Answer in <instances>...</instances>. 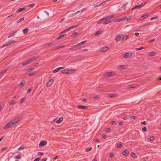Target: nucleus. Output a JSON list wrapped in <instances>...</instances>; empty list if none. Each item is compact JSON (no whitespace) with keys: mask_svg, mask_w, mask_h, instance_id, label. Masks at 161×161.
<instances>
[{"mask_svg":"<svg viewBox=\"0 0 161 161\" xmlns=\"http://www.w3.org/2000/svg\"><path fill=\"white\" fill-rule=\"evenodd\" d=\"M19 121V120H18V119H15L13 120L5 125L3 127V129L5 130H7L12 127L14 126Z\"/></svg>","mask_w":161,"mask_h":161,"instance_id":"1","label":"nucleus"},{"mask_svg":"<svg viewBox=\"0 0 161 161\" xmlns=\"http://www.w3.org/2000/svg\"><path fill=\"white\" fill-rule=\"evenodd\" d=\"M114 15H109L107 16H106L105 17L101 19H100L99 21L98 22L97 24H100L103 21L105 20H110L113 18L114 17Z\"/></svg>","mask_w":161,"mask_h":161,"instance_id":"2","label":"nucleus"},{"mask_svg":"<svg viewBox=\"0 0 161 161\" xmlns=\"http://www.w3.org/2000/svg\"><path fill=\"white\" fill-rule=\"evenodd\" d=\"M15 42H16V41H14V40L12 41L11 42L9 41L8 42H7L6 44H3V45L1 46V47L2 48H3L4 47H6V46H7L9 45H11L12 44L14 43Z\"/></svg>","mask_w":161,"mask_h":161,"instance_id":"3","label":"nucleus"},{"mask_svg":"<svg viewBox=\"0 0 161 161\" xmlns=\"http://www.w3.org/2000/svg\"><path fill=\"white\" fill-rule=\"evenodd\" d=\"M47 144V142L45 140L41 141L39 143V146L40 147H42L46 145Z\"/></svg>","mask_w":161,"mask_h":161,"instance_id":"4","label":"nucleus"},{"mask_svg":"<svg viewBox=\"0 0 161 161\" xmlns=\"http://www.w3.org/2000/svg\"><path fill=\"white\" fill-rule=\"evenodd\" d=\"M123 37V35L122 34H119L117 35L115 37V40L116 42H118L119 41H120L121 39L122 40Z\"/></svg>","mask_w":161,"mask_h":161,"instance_id":"5","label":"nucleus"},{"mask_svg":"<svg viewBox=\"0 0 161 161\" xmlns=\"http://www.w3.org/2000/svg\"><path fill=\"white\" fill-rule=\"evenodd\" d=\"M144 6V4H141L140 5H136L135 6H134L133 8H132L131 10H133L134 9H138V8H142V7H143Z\"/></svg>","mask_w":161,"mask_h":161,"instance_id":"6","label":"nucleus"},{"mask_svg":"<svg viewBox=\"0 0 161 161\" xmlns=\"http://www.w3.org/2000/svg\"><path fill=\"white\" fill-rule=\"evenodd\" d=\"M132 55L130 53H126L123 54L122 56L125 58H128L131 57Z\"/></svg>","mask_w":161,"mask_h":161,"instance_id":"7","label":"nucleus"},{"mask_svg":"<svg viewBox=\"0 0 161 161\" xmlns=\"http://www.w3.org/2000/svg\"><path fill=\"white\" fill-rule=\"evenodd\" d=\"M54 80L53 79H50L49 81H48L46 84L47 87H48L50 86L53 83Z\"/></svg>","mask_w":161,"mask_h":161,"instance_id":"8","label":"nucleus"},{"mask_svg":"<svg viewBox=\"0 0 161 161\" xmlns=\"http://www.w3.org/2000/svg\"><path fill=\"white\" fill-rule=\"evenodd\" d=\"M130 36V35L129 34L125 36H124L123 35V37L122 38V41H124L127 39H128Z\"/></svg>","mask_w":161,"mask_h":161,"instance_id":"9","label":"nucleus"},{"mask_svg":"<svg viewBox=\"0 0 161 161\" xmlns=\"http://www.w3.org/2000/svg\"><path fill=\"white\" fill-rule=\"evenodd\" d=\"M109 49V48L108 47H102L100 50V52H104Z\"/></svg>","mask_w":161,"mask_h":161,"instance_id":"10","label":"nucleus"},{"mask_svg":"<svg viewBox=\"0 0 161 161\" xmlns=\"http://www.w3.org/2000/svg\"><path fill=\"white\" fill-rule=\"evenodd\" d=\"M77 107L78 108H81L82 109H86L88 108L87 106H86L80 105H78L77 106Z\"/></svg>","mask_w":161,"mask_h":161,"instance_id":"11","label":"nucleus"},{"mask_svg":"<svg viewBox=\"0 0 161 161\" xmlns=\"http://www.w3.org/2000/svg\"><path fill=\"white\" fill-rule=\"evenodd\" d=\"M129 153V152L128 151L126 150L123 152L122 154L123 155L125 156H127Z\"/></svg>","mask_w":161,"mask_h":161,"instance_id":"12","label":"nucleus"},{"mask_svg":"<svg viewBox=\"0 0 161 161\" xmlns=\"http://www.w3.org/2000/svg\"><path fill=\"white\" fill-rule=\"evenodd\" d=\"M26 9V8H20L19 9H18L16 11V12L17 13L21 12L22 11L25 10Z\"/></svg>","mask_w":161,"mask_h":161,"instance_id":"13","label":"nucleus"},{"mask_svg":"<svg viewBox=\"0 0 161 161\" xmlns=\"http://www.w3.org/2000/svg\"><path fill=\"white\" fill-rule=\"evenodd\" d=\"M63 119L64 118L63 117H61L58 120L56 121V123L57 124L60 123L63 121Z\"/></svg>","mask_w":161,"mask_h":161,"instance_id":"14","label":"nucleus"},{"mask_svg":"<svg viewBox=\"0 0 161 161\" xmlns=\"http://www.w3.org/2000/svg\"><path fill=\"white\" fill-rule=\"evenodd\" d=\"M117 96V95L115 94H108V97H116Z\"/></svg>","mask_w":161,"mask_h":161,"instance_id":"15","label":"nucleus"},{"mask_svg":"<svg viewBox=\"0 0 161 161\" xmlns=\"http://www.w3.org/2000/svg\"><path fill=\"white\" fill-rule=\"evenodd\" d=\"M114 74V73L113 72H108L106 73V75L108 77H110L112 76Z\"/></svg>","mask_w":161,"mask_h":161,"instance_id":"16","label":"nucleus"},{"mask_svg":"<svg viewBox=\"0 0 161 161\" xmlns=\"http://www.w3.org/2000/svg\"><path fill=\"white\" fill-rule=\"evenodd\" d=\"M79 25H80V24H78V25H73L71 27H68L69 29V30H71V29H73L77 27Z\"/></svg>","mask_w":161,"mask_h":161,"instance_id":"17","label":"nucleus"},{"mask_svg":"<svg viewBox=\"0 0 161 161\" xmlns=\"http://www.w3.org/2000/svg\"><path fill=\"white\" fill-rule=\"evenodd\" d=\"M22 81L23 82H21L19 85V87L20 88L23 87L25 84V81L24 80H23Z\"/></svg>","mask_w":161,"mask_h":161,"instance_id":"18","label":"nucleus"},{"mask_svg":"<svg viewBox=\"0 0 161 161\" xmlns=\"http://www.w3.org/2000/svg\"><path fill=\"white\" fill-rule=\"evenodd\" d=\"M61 72L63 74L64 73H69V70L67 69H64V70H62L61 71Z\"/></svg>","mask_w":161,"mask_h":161,"instance_id":"19","label":"nucleus"},{"mask_svg":"<svg viewBox=\"0 0 161 161\" xmlns=\"http://www.w3.org/2000/svg\"><path fill=\"white\" fill-rule=\"evenodd\" d=\"M8 70L7 69H4L2 71H0V75H1L4 74V73H5Z\"/></svg>","mask_w":161,"mask_h":161,"instance_id":"20","label":"nucleus"},{"mask_svg":"<svg viewBox=\"0 0 161 161\" xmlns=\"http://www.w3.org/2000/svg\"><path fill=\"white\" fill-rule=\"evenodd\" d=\"M137 86V85L136 84L131 85L129 86V87L130 88H136Z\"/></svg>","mask_w":161,"mask_h":161,"instance_id":"21","label":"nucleus"},{"mask_svg":"<svg viewBox=\"0 0 161 161\" xmlns=\"http://www.w3.org/2000/svg\"><path fill=\"white\" fill-rule=\"evenodd\" d=\"M149 54L150 56H152L155 55L156 53L154 52H151L149 53Z\"/></svg>","mask_w":161,"mask_h":161,"instance_id":"22","label":"nucleus"},{"mask_svg":"<svg viewBox=\"0 0 161 161\" xmlns=\"http://www.w3.org/2000/svg\"><path fill=\"white\" fill-rule=\"evenodd\" d=\"M29 30V29L28 28H26L23 30V32L24 34H26L28 31Z\"/></svg>","mask_w":161,"mask_h":161,"instance_id":"23","label":"nucleus"},{"mask_svg":"<svg viewBox=\"0 0 161 161\" xmlns=\"http://www.w3.org/2000/svg\"><path fill=\"white\" fill-rule=\"evenodd\" d=\"M147 17V15L145 14L141 17L140 19L142 20L146 18Z\"/></svg>","mask_w":161,"mask_h":161,"instance_id":"24","label":"nucleus"},{"mask_svg":"<svg viewBox=\"0 0 161 161\" xmlns=\"http://www.w3.org/2000/svg\"><path fill=\"white\" fill-rule=\"evenodd\" d=\"M87 42L86 40L83 41L81 42H80V43H78V44L75 45V46L76 45H83L86 42Z\"/></svg>","mask_w":161,"mask_h":161,"instance_id":"25","label":"nucleus"},{"mask_svg":"<svg viewBox=\"0 0 161 161\" xmlns=\"http://www.w3.org/2000/svg\"><path fill=\"white\" fill-rule=\"evenodd\" d=\"M131 156L134 158H135L137 157V156H136V154L134 152H132L131 153Z\"/></svg>","mask_w":161,"mask_h":161,"instance_id":"26","label":"nucleus"},{"mask_svg":"<svg viewBox=\"0 0 161 161\" xmlns=\"http://www.w3.org/2000/svg\"><path fill=\"white\" fill-rule=\"evenodd\" d=\"M38 58V57L37 56H35L32 58H31V59L30 60V61H31V62L34 61V60Z\"/></svg>","mask_w":161,"mask_h":161,"instance_id":"27","label":"nucleus"},{"mask_svg":"<svg viewBox=\"0 0 161 161\" xmlns=\"http://www.w3.org/2000/svg\"><path fill=\"white\" fill-rule=\"evenodd\" d=\"M53 42H51L50 43H49V44L46 45L44 47L46 48H47L48 47H49V46H51L53 45Z\"/></svg>","mask_w":161,"mask_h":161,"instance_id":"28","label":"nucleus"},{"mask_svg":"<svg viewBox=\"0 0 161 161\" xmlns=\"http://www.w3.org/2000/svg\"><path fill=\"white\" fill-rule=\"evenodd\" d=\"M22 155L21 153H19L18 155L16 156L15 158L16 159H19L21 157Z\"/></svg>","mask_w":161,"mask_h":161,"instance_id":"29","label":"nucleus"},{"mask_svg":"<svg viewBox=\"0 0 161 161\" xmlns=\"http://www.w3.org/2000/svg\"><path fill=\"white\" fill-rule=\"evenodd\" d=\"M78 33L76 32H75L72 35L71 37H73L74 38L77 35Z\"/></svg>","mask_w":161,"mask_h":161,"instance_id":"30","label":"nucleus"},{"mask_svg":"<svg viewBox=\"0 0 161 161\" xmlns=\"http://www.w3.org/2000/svg\"><path fill=\"white\" fill-rule=\"evenodd\" d=\"M25 149V147L23 145H21L18 149V150H22Z\"/></svg>","mask_w":161,"mask_h":161,"instance_id":"31","label":"nucleus"},{"mask_svg":"<svg viewBox=\"0 0 161 161\" xmlns=\"http://www.w3.org/2000/svg\"><path fill=\"white\" fill-rule=\"evenodd\" d=\"M69 28H68L66 29H65V30H64V31H62V32H60L59 34V35H60V34H63L65 32H67L68 31H69Z\"/></svg>","mask_w":161,"mask_h":161,"instance_id":"32","label":"nucleus"},{"mask_svg":"<svg viewBox=\"0 0 161 161\" xmlns=\"http://www.w3.org/2000/svg\"><path fill=\"white\" fill-rule=\"evenodd\" d=\"M24 19L25 18L24 17H22L21 18L17 21V23H19V22L23 21L24 20Z\"/></svg>","mask_w":161,"mask_h":161,"instance_id":"33","label":"nucleus"},{"mask_svg":"<svg viewBox=\"0 0 161 161\" xmlns=\"http://www.w3.org/2000/svg\"><path fill=\"white\" fill-rule=\"evenodd\" d=\"M118 68H121L122 69H125L126 68V66L125 65H120L118 66Z\"/></svg>","mask_w":161,"mask_h":161,"instance_id":"34","label":"nucleus"},{"mask_svg":"<svg viewBox=\"0 0 161 161\" xmlns=\"http://www.w3.org/2000/svg\"><path fill=\"white\" fill-rule=\"evenodd\" d=\"M127 17H124L122 18H121V19H118V22H120V21H122L124 20H125L126 18Z\"/></svg>","mask_w":161,"mask_h":161,"instance_id":"35","label":"nucleus"},{"mask_svg":"<svg viewBox=\"0 0 161 161\" xmlns=\"http://www.w3.org/2000/svg\"><path fill=\"white\" fill-rule=\"evenodd\" d=\"M16 101L12 100L10 103V104L11 105H13L16 103Z\"/></svg>","mask_w":161,"mask_h":161,"instance_id":"36","label":"nucleus"},{"mask_svg":"<svg viewBox=\"0 0 161 161\" xmlns=\"http://www.w3.org/2000/svg\"><path fill=\"white\" fill-rule=\"evenodd\" d=\"M106 20L103 21V25L107 24L109 23L112 22V21H108V22H106Z\"/></svg>","mask_w":161,"mask_h":161,"instance_id":"37","label":"nucleus"},{"mask_svg":"<svg viewBox=\"0 0 161 161\" xmlns=\"http://www.w3.org/2000/svg\"><path fill=\"white\" fill-rule=\"evenodd\" d=\"M25 100V98L23 97V98H22L20 100V101L19 102V103L20 104L22 103Z\"/></svg>","mask_w":161,"mask_h":161,"instance_id":"38","label":"nucleus"},{"mask_svg":"<svg viewBox=\"0 0 161 161\" xmlns=\"http://www.w3.org/2000/svg\"><path fill=\"white\" fill-rule=\"evenodd\" d=\"M59 71V69H58V68H57L55 69H54L53 71V73H56V72H58V71Z\"/></svg>","mask_w":161,"mask_h":161,"instance_id":"39","label":"nucleus"},{"mask_svg":"<svg viewBox=\"0 0 161 161\" xmlns=\"http://www.w3.org/2000/svg\"><path fill=\"white\" fill-rule=\"evenodd\" d=\"M33 69H34L33 68H29V69H27L26 70V71H28V72H30V71H32Z\"/></svg>","mask_w":161,"mask_h":161,"instance_id":"40","label":"nucleus"},{"mask_svg":"<svg viewBox=\"0 0 161 161\" xmlns=\"http://www.w3.org/2000/svg\"><path fill=\"white\" fill-rule=\"evenodd\" d=\"M100 98V96L99 95H97L93 97L94 99H97Z\"/></svg>","mask_w":161,"mask_h":161,"instance_id":"41","label":"nucleus"},{"mask_svg":"<svg viewBox=\"0 0 161 161\" xmlns=\"http://www.w3.org/2000/svg\"><path fill=\"white\" fill-rule=\"evenodd\" d=\"M92 149V147H91L90 148H87L86 150V152H88L90 151Z\"/></svg>","mask_w":161,"mask_h":161,"instance_id":"42","label":"nucleus"},{"mask_svg":"<svg viewBox=\"0 0 161 161\" xmlns=\"http://www.w3.org/2000/svg\"><path fill=\"white\" fill-rule=\"evenodd\" d=\"M150 139L151 141H153L155 140V138L154 136H152L150 137Z\"/></svg>","mask_w":161,"mask_h":161,"instance_id":"43","label":"nucleus"},{"mask_svg":"<svg viewBox=\"0 0 161 161\" xmlns=\"http://www.w3.org/2000/svg\"><path fill=\"white\" fill-rule=\"evenodd\" d=\"M80 11L79 10V11H78L77 12H76L75 13H74L73 14H72V15L73 16H74V15H76V14H77L78 13H80Z\"/></svg>","mask_w":161,"mask_h":161,"instance_id":"44","label":"nucleus"},{"mask_svg":"<svg viewBox=\"0 0 161 161\" xmlns=\"http://www.w3.org/2000/svg\"><path fill=\"white\" fill-rule=\"evenodd\" d=\"M132 18V16H130L129 17H128V18H127L126 19H127V21H129Z\"/></svg>","mask_w":161,"mask_h":161,"instance_id":"45","label":"nucleus"},{"mask_svg":"<svg viewBox=\"0 0 161 161\" xmlns=\"http://www.w3.org/2000/svg\"><path fill=\"white\" fill-rule=\"evenodd\" d=\"M7 149V147H4L2 149V152H3V151H6Z\"/></svg>","mask_w":161,"mask_h":161,"instance_id":"46","label":"nucleus"},{"mask_svg":"<svg viewBox=\"0 0 161 161\" xmlns=\"http://www.w3.org/2000/svg\"><path fill=\"white\" fill-rule=\"evenodd\" d=\"M64 47V46H58V47H55L54 49L57 50V49H58L59 48L62 47Z\"/></svg>","mask_w":161,"mask_h":161,"instance_id":"47","label":"nucleus"},{"mask_svg":"<svg viewBox=\"0 0 161 161\" xmlns=\"http://www.w3.org/2000/svg\"><path fill=\"white\" fill-rule=\"evenodd\" d=\"M62 38V36H61H61H59L58 37L56 38V40H59V39H61V38Z\"/></svg>","mask_w":161,"mask_h":161,"instance_id":"48","label":"nucleus"},{"mask_svg":"<svg viewBox=\"0 0 161 161\" xmlns=\"http://www.w3.org/2000/svg\"><path fill=\"white\" fill-rule=\"evenodd\" d=\"M122 146V144H118L117 146L118 148H120Z\"/></svg>","mask_w":161,"mask_h":161,"instance_id":"49","label":"nucleus"},{"mask_svg":"<svg viewBox=\"0 0 161 161\" xmlns=\"http://www.w3.org/2000/svg\"><path fill=\"white\" fill-rule=\"evenodd\" d=\"M144 48V47H138V48H136V50H141V49H143Z\"/></svg>","mask_w":161,"mask_h":161,"instance_id":"50","label":"nucleus"},{"mask_svg":"<svg viewBox=\"0 0 161 161\" xmlns=\"http://www.w3.org/2000/svg\"><path fill=\"white\" fill-rule=\"evenodd\" d=\"M44 154V153L43 152H39L38 153V155L39 156H40V155H43V154Z\"/></svg>","mask_w":161,"mask_h":161,"instance_id":"51","label":"nucleus"},{"mask_svg":"<svg viewBox=\"0 0 161 161\" xmlns=\"http://www.w3.org/2000/svg\"><path fill=\"white\" fill-rule=\"evenodd\" d=\"M155 41V39L151 40L150 41H149L148 42L149 43H152V42H154Z\"/></svg>","mask_w":161,"mask_h":161,"instance_id":"52","label":"nucleus"},{"mask_svg":"<svg viewBox=\"0 0 161 161\" xmlns=\"http://www.w3.org/2000/svg\"><path fill=\"white\" fill-rule=\"evenodd\" d=\"M35 72L31 73L28 74V75L29 76H32V75H34L35 74Z\"/></svg>","mask_w":161,"mask_h":161,"instance_id":"53","label":"nucleus"},{"mask_svg":"<svg viewBox=\"0 0 161 161\" xmlns=\"http://www.w3.org/2000/svg\"><path fill=\"white\" fill-rule=\"evenodd\" d=\"M40 160V158L39 157L36 158L34 161H39Z\"/></svg>","mask_w":161,"mask_h":161,"instance_id":"54","label":"nucleus"},{"mask_svg":"<svg viewBox=\"0 0 161 161\" xmlns=\"http://www.w3.org/2000/svg\"><path fill=\"white\" fill-rule=\"evenodd\" d=\"M142 130L144 131H147V129L145 127H144L142 128Z\"/></svg>","mask_w":161,"mask_h":161,"instance_id":"55","label":"nucleus"},{"mask_svg":"<svg viewBox=\"0 0 161 161\" xmlns=\"http://www.w3.org/2000/svg\"><path fill=\"white\" fill-rule=\"evenodd\" d=\"M114 156V153H110V154H109V156L110 158H112V157H113Z\"/></svg>","mask_w":161,"mask_h":161,"instance_id":"56","label":"nucleus"},{"mask_svg":"<svg viewBox=\"0 0 161 161\" xmlns=\"http://www.w3.org/2000/svg\"><path fill=\"white\" fill-rule=\"evenodd\" d=\"M131 119H136V117L135 116H132L131 117Z\"/></svg>","mask_w":161,"mask_h":161,"instance_id":"57","label":"nucleus"},{"mask_svg":"<svg viewBox=\"0 0 161 161\" xmlns=\"http://www.w3.org/2000/svg\"><path fill=\"white\" fill-rule=\"evenodd\" d=\"M111 124L112 125H115L116 124V122L115 121L113 120L112 121Z\"/></svg>","mask_w":161,"mask_h":161,"instance_id":"58","label":"nucleus"},{"mask_svg":"<svg viewBox=\"0 0 161 161\" xmlns=\"http://www.w3.org/2000/svg\"><path fill=\"white\" fill-rule=\"evenodd\" d=\"M141 124H142L144 125H146V121H144L143 122H141Z\"/></svg>","mask_w":161,"mask_h":161,"instance_id":"59","label":"nucleus"},{"mask_svg":"<svg viewBox=\"0 0 161 161\" xmlns=\"http://www.w3.org/2000/svg\"><path fill=\"white\" fill-rule=\"evenodd\" d=\"M150 24V22H148L147 23H145L144 25H143V26H145V25H149Z\"/></svg>","mask_w":161,"mask_h":161,"instance_id":"60","label":"nucleus"},{"mask_svg":"<svg viewBox=\"0 0 161 161\" xmlns=\"http://www.w3.org/2000/svg\"><path fill=\"white\" fill-rule=\"evenodd\" d=\"M106 131L107 132H109L110 131V128H106Z\"/></svg>","mask_w":161,"mask_h":161,"instance_id":"61","label":"nucleus"},{"mask_svg":"<svg viewBox=\"0 0 161 161\" xmlns=\"http://www.w3.org/2000/svg\"><path fill=\"white\" fill-rule=\"evenodd\" d=\"M34 5H35L34 3H32V4H29V6L30 7H32Z\"/></svg>","mask_w":161,"mask_h":161,"instance_id":"62","label":"nucleus"},{"mask_svg":"<svg viewBox=\"0 0 161 161\" xmlns=\"http://www.w3.org/2000/svg\"><path fill=\"white\" fill-rule=\"evenodd\" d=\"M158 16H157V17H153L152 18H151V20H153V19H158Z\"/></svg>","mask_w":161,"mask_h":161,"instance_id":"63","label":"nucleus"},{"mask_svg":"<svg viewBox=\"0 0 161 161\" xmlns=\"http://www.w3.org/2000/svg\"><path fill=\"white\" fill-rule=\"evenodd\" d=\"M100 33V32L99 31H97V32L95 33V35L96 36L98 35Z\"/></svg>","mask_w":161,"mask_h":161,"instance_id":"64","label":"nucleus"}]
</instances>
